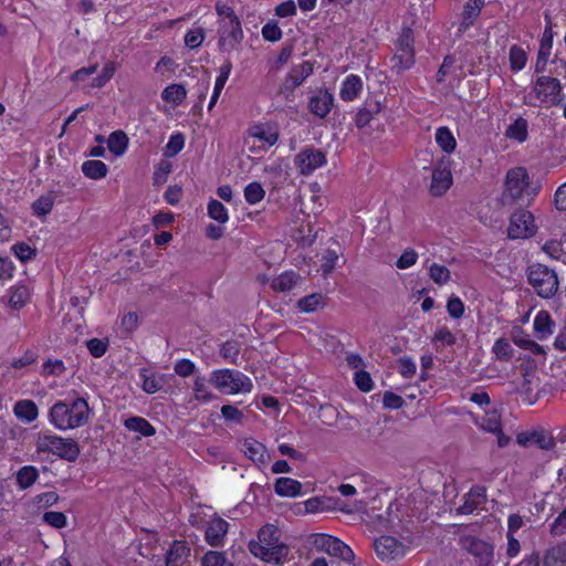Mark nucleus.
<instances>
[{"label": "nucleus", "mask_w": 566, "mask_h": 566, "mask_svg": "<svg viewBox=\"0 0 566 566\" xmlns=\"http://www.w3.org/2000/svg\"><path fill=\"white\" fill-rule=\"evenodd\" d=\"M313 63L304 61L301 64L294 65L287 75L296 82V85L301 86L303 82L313 74Z\"/></svg>", "instance_id": "nucleus-39"}, {"label": "nucleus", "mask_w": 566, "mask_h": 566, "mask_svg": "<svg viewBox=\"0 0 566 566\" xmlns=\"http://www.w3.org/2000/svg\"><path fill=\"white\" fill-rule=\"evenodd\" d=\"M448 314L452 318H460L464 313V304L458 296H451L447 303Z\"/></svg>", "instance_id": "nucleus-64"}, {"label": "nucleus", "mask_w": 566, "mask_h": 566, "mask_svg": "<svg viewBox=\"0 0 566 566\" xmlns=\"http://www.w3.org/2000/svg\"><path fill=\"white\" fill-rule=\"evenodd\" d=\"M250 552L258 558L266 563L282 565L286 560L290 548L283 543L275 544L271 547L262 545H249Z\"/></svg>", "instance_id": "nucleus-15"}, {"label": "nucleus", "mask_w": 566, "mask_h": 566, "mask_svg": "<svg viewBox=\"0 0 566 566\" xmlns=\"http://www.w3.org/2000/svg\"><path fill=\"white\" fill-rule=\"evenodd\" d=\"M530 439L533 444L538 446L542 450H552L555 447V440L551 434L543 431H534L530 433Z\"/></svg>", "instance_id": "nucleus-45"}, {"label": "nucleus", "mask_w": 566, "mask_h": 566, "mask_svg": "<svg viewBox=\"0 0 566 566\" xmlns=\"http://www.w3.org/2000/svg\"><path fill=\"white\" fill-rule=\"evenodd\" d=\"M218 33V46L220 51L233 50L243 40V30L239 19H222L220 21Z\"/></svg>", "instance_id": "nucleus-9"}, {"label": "nucleus", "mask_w": 566, "mask_h": 566, "mask_svg": "<svg viewBox=\"0 0 566 566\" xmlns=\"http://www.w3.org/2000/svg\"><path fill=\"white\" fill-rule=\"evenodd\" d=\"M124 427L142 437H153L156 433L155 427L145 418L132 416L124 420Z\"/></svg>", "instance_id": "nucleus-25"}, {"label": "nucleus", "mask_w": 566, "mask_h": 566, "mask_svg": "<svg viewBox=\"0 0 566 566\" xmlns=\"http://www.w3.org/2000/svg\"><path fill=\"white\" fill-rule=\"evenodd\" d=\"M530 185V178L526 168L515 167L506 172L505 191L503 193L504 203H513L523 196V192Z\"/></svg>", "instance_id": "nucleus-8"}, {"label": "nucleus", "mask_w": 566, "mask_h": 566, "mask_svg": "<svg viewBox=\"0 0 566 566\" xmlns=\"http://www.w3.org/2000/svg\"><path fill=\"white\" fill-rule=\"evenodd\" d=\"M545 566H566V543L549 548L544 556Z\"/></svg>", "instance_id": "nucleus-34"}, {"label": "nucleus", "mask_w": 566, "mask_h": 566, "mask_svg": "<svg viewBox=\"0 0 566 566\" xmlns=\"http://www.w3.org/2000/svg\"><path fill=\"white\" fill-rule=\"evenodd\" d=\"M355 385L364 392H369L374 387V381L369 373L359 370L355 374Z\"/></svg>", "instance_id": "nucleus-63"}, {"label": "nucleus", "mask_w": 566, "mask_h": 566, "mask_svg": "<svg viewBox=\"0 0 566 566\" xmlns=\"http://www.w3.org/2000/svg\"><path fill=\"white\" fill-rule=\"evenodd\" d=\"M57 198V193L55 191H48L46 193L40 196L32 203L33 214L39 218L46 217L53 209L54 202Z\"/></svg>", "instance_id": "nucleus-26"}, {"label": "nucleus", "mask_w": 566, "mask_h": 566, "mask_svg": "<svg viewBox=\"0 0 566 566\" xmlns=\"http://www.w3.org/2000/svg\"><path fill=\"white\" fill-rule=\"evenodd\" d=\"M187 96V91L181 84L168 85L161 93V98L167 103L179 105Z\"/></svg>", "instance_id": "nucleus-37"}, {"label": "nucleus", "mask_w": 566, "mask_h": 566, "mask_svg": "<svg viewBox=\"0 0 566 566\" xmlns=\"http://www.w3.org/2000/svg\"><path fill=\"white\" fill-rule=\"evenodd\" d=\"M14 255L23 263L32 260L36 255V250L24 242H18L12 245Z\"/></svg>", "instance_id": "nucleus-49"}, {"label": "nucleus", "mask_w": 566, "mask_h": 566, "mask_svg": "<svg viewBox=\"0 0 566 566\" xmlns=\"http://www.w3.org/2000/svg\"><path fill=\"white\" fill-rule=\"evenodd\" d=\"M513 348L505 338H499L493 345V353L499 359L509 360L512 357Z\"/></svg>", "instance_id": "nucleus-55"}, {"label": "nucleus", "mask_w": 566, "mask_h": 566, "mask_svg": "<svg viewBox=\"0 0 566 566\" xmlns=\"http://www.w3.org/2000/svg\"><path fill=\"white\" fill-rule=\"evenodd\" d=\"M205 40V30L202 28H196L189 30L185 35V44L189 49H197L201 45Z\"/></svg>", "instance_id": "nucleus-56"}, {"label": "nucleus", "mask_w": 566, "mask_h": 566, "mask_svg": "<svg viewBox=\"0 0 566 566\" xmlns=\"http://www.w3.org/2000/svg\"><path fill=\"white\" fill-rule=\"evenodd\" d=\"M240 354V344L237 340H227L221 345L220 348V355L224 359L230 360L231 363L235 364L237 358Z\"/></svg>", "instance_id": "nucleus-47"}, {"label": "nucleus", "mask_w": 566, "mask_h": 566, "mask_svg": "<svg viewBox=\"0 0 566 566\" xmlns=\"http://www.w3.org/2000/svg\"><path fill=\"white\" fill-rule=\"evenodd\" d=\"M302 483L292 478H279L274 483V491L279 496L296 497L302 492Z\"/></svg>", "instance_id": "nucleus-22"}, {"label": "nucleus", "mask_w": 566, "mask_h": 566, "mask_svg": "<svg viewBox=\"0 0 566 566\" xmlns=\"http://www.w3.org/2000/svg\"><path fill=\"white\" fill-rule=\"evenodd\" d=\"M323 305V295L318 293L304 296L297 301V308L304 313L315 312L318 307Z\"/></svg>", "instance_id": "nucleus-40"}, {"label": "nucleus", "mask_w": 566, "mask_h": 566, "mask_svg": "<svg viewBox=\"0 0 566 566\" xmlns=\"http://www.w3.org/2000/svg\"><path fill=\"white\" fill-rule=\"evenodd\" d=\"M398 370L400 373V375L405 378H411L415 376L416 374V364L415 361L408 357V356H403V357H400L398 359Z\"/></svg>", "instance_id": "nucleus-62"}, {"label": "nucleus", "mask_w": 566, "mask_h": 566, "mask_svg": "<svg viewBox=\"0 0 566 566\" xmlns=\"http://www.w3.org/2000/svg\"><path fill=\"white\" fill-rule=\"evenodd\" d=\"M115 73V63L107 62L96 77L93 78L92 86L93 87H103L114 75Z\"/></svg>", "instance_id": "nucleus-52"}, {"label": "nucleus", "mask_w": 566, "mask_h": 566, "mask_svg": "<svg viewBox=\"0 0 566 566\" xmlns=\"http://www.w3.org/2000/svg\"><path fill=\"white\" fill-rule=\"evenodd\" d=\"M231 70H232V63L229 60H227L219 69V75L216 78L213 91H217L220 93L222 92V90L229 78V75L231 73Z\"/></svg>", "instance_id": "nucleus-58"}, {"label": "nucleus", "mask_w": 566, "mask_h": 566, "mask_svg": "<svg viewBox=\"0 0 566 566\" xmlns=\"http://www.w3.org/2000/svg\"><path fill=\"white\" fill-rule=\"evenodd\" d=\"M452 186L450 159L442 157L434 166L431 174L430 193L433 197L443 196Z\"/></svg>", "instance_id": "nucleus-10"}, {"label": "nucleus", "mask_w": 566, "mask_h": 566, "mask_svg": "<svg viewBox=\"0 0 566 566\" xmlns=\"http://www.w3.org/2000/svg\"><path fill=\"white\" fill-rule=\"evenodd\" d=\"M221 415L227 421L235 423H241L244 418L243 412L232 405H223Z\"/></svg>", "instance_id": "nucleus-60"}, {"label": "nucleus", "mask_w": 566, "mask_h": 566, "mask_svg": "<svg viewBox=\"0 0 566 566\" xmlns=\"http://www.w3.org/2000/svg\"><path fill=\"white\" fill-rule=\"evenodd\" d=\"M526 275L530 285L539 297L552 298L558 292V276L547 265L533 263L527 268Z\"/></svg>", "instance_id": "nucleus-4"}, {"label": "nucleus", "mask_w": 566, "mask_h": 566, "mask_svg": "<svg viewBox=\"0 0 566 566\" xmlns=\"http://www.w3.org/2000/svg\"><path fill=\"white\" fill-rule=\"evenodd\" d=\"M534 329L538 339H545L553 334L554 322L546 311H539L534 318Z\"/></svg>", "instance_id": "nucleus-27"}, {"label": "nucleus", "mask_w": 566, "mask_h": 566, "mask_svg": "<svg viewBox=\"0 0 566 566\" xmlns=\"http://www.w3.org/2000/svg\"><path fill=\"white\" fill-rule=\"evenodd\" d=\"M485 0H469L462 12V20L459 25V32H465L476 20L484 7Z\"/></svg>", "instance_id": "nucleus-18"}, {"label": "nucleus", "mask_w": 566, "mask_h": 566, "mask_svg": "<svg viewBox=\"0 0 566 566\" xmlns=\"http://www.w3.org/2000/svg\"><path fill=\"white\" fill-rule=\"evenodd\" d=\"M91 409L83 397L56 401L49 411L50 422L59 430L83 427L88 422Z\"/></svg>", "instance_id": "nucleus-1"}, {"label": "nucleus", "mask_w": 566, "mask_h": 566, "mask_svg": "<svg viewBox=\"0 0 566 566\" xmlns=\"http://www.w3.org/2000/svg\"><path fill=\"white\" fill-rule=\"evenodd\" d=\"M186 546L176 543L167 553L166 566H180L181 559L186 553Z\"/></svg>", "instance_id": "nucleus-51"}, {"label": "nucleus", "mask_w": 566, "mask_h": 566, "mask_svg": "<svg viewBox=\"0 0 566 566\" xmlns=\"http://www.w3.org/2000/svg\"><path fill=\"white\" fill-rule=\"evenodd\" d=\"M264 196L265 191L262 185L258 181L250 182L244 188V198L247 202H249L250 205L259 203L260 201L263 200Z\"/></svg>", "instance_id": "nucleus-44"}, {"label": "nucleus", "mask_w": 566, "mask_h": 566, "mask_svg": "<svg viewBox=\"0 0 566 566\" xmlns=\"http://www.w3.org/2000/svg\"><path fill=\"white\" fill-rule=\"evenodd\" d=\"M300 280L301 275L298 273L286 271L272 281L271 287L275 291L287 292L291 291Z\"/></svg>", "instance_id": "nucleus-29"}, {"label": "nucleus", "mask_w": 566, "mask_h": 566, "mask_svg": "<svg viewBox=\"0 0 566 566\" xmlns=\"http://www.w3.org/2000/svg\"><path fill=\"white\" fill-rule=\"evenodd\" d=\"M258 542L251 541L249 545H262L271 547L280 543V534L277 527L272 524H266L259 530Z\"/></svg>", "instance_id": "nucleus-28"}, {"label": "nucleus", "mask_w": 566, "mask_h": 566, "mask_svg": "<svg viewBox=\"0 0 566 566\" xmlns=\"http://www.w3.org/2000/svg\"><path fill=\"white\" fill-rule=\"evenodd\" d=\"M295 166L301 175H311L326 164V155L321 149L306 147L295 156Z\"/></svg>", "instance_id": "nucleus-12"}, {"label": "nucleus", "mask_w": 566, "mask_h": 566, "mask_svg": "<svg viewBox=\"0 0 566 566\" xmlns=\"http://www.w3.org/2000/svg\"><path fill=\"white\" fill-rule=\"evenodd\" d=\"M545 22L546 27L543 33V36L539 42V49L538 52L551 54L552 48H553V23L549 14L545 13Z\"/></svg>", "instance_id": "nucleus-42"}, {"label": "nucleus", "mask_w": 566, "mask_h": 566, "mask_svg": "<svg viewBox=\"0 0 566 566\" xmlns=\"http://www.w3.org/2000/svg\"><path fill=\"white\" fill-rule=\"evenodd\" d=\"M86 346H87L90 354L93 357L99 358L106 353L108 343H107V340H104V339L92 338V339L87 340Z\"/></svg>", "instance_id": "nucleus-59"}, {"label": "nucleus", "mask_w": 566, "mask_h": 566, "mask_svg": "<svg viewBox=\"0 0 566 566\" xmlns=\"http://www.w3.org/2000/svg\"><path fill=\"white\" fill-rule=\"evenodd\" d=\"M243 452L256 464H265L268 462L266 447L255 439L249 438L243 441Z\"/></svg>", "instance_id": "nucleus-19"}, {"label": "nucleus", "mask_w": 566, "mask_h": 566, "mask_svg": "<svg viewBox=\"0 0 566 566\" xmlns=\"http://www.w3.org/2000/svg\"><path fill=\"white\" fill-rule=\"evenodd\" d=\"M108 149L116 156H120L125 153L128 146V137L122 130L113 132L107 140Z\"/></svg>", "instance_id": "nucleus-36"}, {"label": "nucleus", "mask_w": 566, "mask_h": 566, "mask_svg": "<svg viewBox=\"0 0 566 566\" xmlns=\"http://www.w3.org/2000/svg\"><path fill=\"white\" fill-rule=\"evenodd\" d=\"M417 260L418 253L413 249H407L397 260L396 266L400 270H405L416 264Z\"/></svg>", "instance_id": "nucleus-61"}, {"label": "nucleus", "mask_w": 566, "mask_h": 566, "mask_svg": "<svg viewBox=\"0 0 566 566\" xmlns=\"http://www.w3.org/2000/svg\"><path fill=\"white\" fill-rule=\"evenodd\" d=\"M206 381L203 376H197L193 381V396L198 401L209 402L217 398L213 392L207 389Z\"/></svg>", "instance_id": "nucleus-41"}, {"label": "nucleus", "mask_w": 566, "mask_h": 566, "mask_svg": "<svg viewBox=\"0 0 566 566\" xmlns=\"http://www.w3.org/2000/svg\"><path fill=\"white\" fill-rule=\"evenodd\" d=\"M464 547L473 556L475 566H491L493 560V546L485 541L467 537Z\"/></svg>", "instance_id": "nucleus-14"}, {"label": "nucleus", "mask_w": 566, "mask_h": 566, "mask_svg": "<svg viewBox=\"0 0 566 566\" xmlns=\"http://www.w3.org/2000/svg\"><path fill=\"white\" fill-rule=\"evenodd\" d=\"M505 136L510 139L524 143L528 137V124L523 117L516 118L505 130Z\"/></svg>", "instance_id": "nucleus-30"}, {"label": "nucleus", "mask_w": 566, "mask_h": 566, "mask_svg": "<svg viewBox=\"0 0 566 566\" xmlns=\"http://www.w3.org/2000/svg\"><path fill=\"white\" fill-rule=\"evenodd\" d=\"M537 380V377L527 370L523 374L521 390L526 396V399L530 401V403H534L537 400V395L533 396L532 388V385Z\"/></svg>", "instance_id": "nucleus-50"}, {"label": "nucleus", "mask_w": 566, "mask_h": 566, "mask_svg": "<svg viewBox=\"0 0 566 566\" xmlns=\"http://www.w3.org/2000/svg\"><path fill=\"white\" fill-rule=\"evenodd\" d=\"M82 172L90 179H102L108 172L107 165L102 160H86L82 164Z\"/></svg>", "instance_id": "nucleus-31"}, {"label": "nucleus", "mask_w": 566, "mask_h": 566, "mask_svg": "<svg viewBox=\"0 0 566 566\" xmlns=\"http://www.w3.org/2000/svg\"><path fill=\"white\" fill-rule=\"evenodd\" d=\"M139 377L143 381V390L147 394H155L159 391L166 382L165 375L151 371L147 368H142L139 370Z\"/></svg>", "instance_id": "nucleus-20"}, {"label": "nucleus", "mask_w": 566, "mask_h": 566, "mask_svg": "<svg viewBox=\"0 0 566 566\" xmlns=\"http://www.w3.org/2000/svg\"><path fill=\"white\" fill-rule=\"evenodd\" d=\"M413 31L411 28H403L396 41V52L391 61L392 70L400 74L415 65Z\"/></svg>", "instance_id": "nucleus-5"}, {"label": "nucleus", "mask_w": 566, "mask_h": 566, "mask_svg": "<svg viewBox=\"0 0 566 566\" xmlns=\"http://www.w3.org/2000/svg\"><path fill=\"white\" fill-rule=\"evenodd\" d=\"M363 90V81L358 75H348L340 87L339 96L345 102L354 101Z\"/></svg>", "instance_id": "nucleus-23"}, {"label": "nucleus", "mask_w": 566, "mask_h": 566, "mask_svg": "<svg viewBox=\"0 0 566 566\" xmlns=\"http://www.w3.org/2000/svg\"><path fill=\"white\" fill-rule=\"evenodd\" d=\"M208 216L218 221L219 223H226L229 220L228 211L223 203L217 199H211L208 202Z\"/></svg>", "instance_id": "nucleus-43"}, {"label": "nucleus", "mask_w": 566, "mask_h": 566, "mask_svg": "<svg viewBox=\"0 0 566 566\" xmlns=\"http://www.w3.org/2000/svg\"><path fill=\"white\" fill-rule=\"evenodd\" d=\"M229 523L221 517L212 520L206 530V541L210 546L219 547L228 532Z\"/></svg>", "instance_id": "nucleus-17"}, {"label": "nucleus", "mask_w": 566, "mask_h": 566, "mask_svg": "<svg viewBox=\"0 0 566 566\" xmlns=\"http://www.w3.org/2000/svg\"><path fill=\"white\" fill-rule=\"evenodd\" d=\"M11 295L9 298V304L13 308L23 307L30 300V290L24 284H19L11 287Z\"/></svg>", "instance_id": "nucleus-35"}, {"label": "nucleus", "mask_w": 566, "mask_h": 566, "mask_svg": "<svg viewBox=\"0 0 566 566\" xmlns=\"http://www.w3.org/2000/svg\"><path fill=\"white\" fill-rule=\"evenodd\" d=\"M381 104L379 101L369 98L365 102V105L357 112L355 124L358 128H365L369 125L370 120L375 115L380 113Z\"/></svg>", "instance_id": "nucleus-21"}, {"label": "nucleus", "mask_w": 566, "mask_h": 566, "mask_svg": "<svg viewBox=\"0 0 566 566\" xmlns=\"http://www.w3.org/2000/svg\"><path fill=\"white\" fill-rule=\"evenodd\" d=\"M312 545L319 552L338 557L344 562H353L355 554L353 549L339 538L328 534H312Z\"/></svg>", "instance_id": "nucleus-6"}, {"label": "nucleus", "mask_w": 566, "mask_h": 566, "mask_svg": "<svg viewBox=\"0 0 566 566\" xmlns=\"http://www.w3.org/2000/svg\"><path fill=\"white\" fill-rule=\"evenodd\" d=\"M436 142L439 147L447 154H451L457 147V140L453 134L446 126L439 127L436 130Z\"/></svg>", "instance_id": "nucleus-32"}, {"label": "nucleus", "mask_w": 566, "mask_h": 566, "mask_svg": "<svg viewBox=\"0 0 566 566\" xmlns=\"http://www.w3.org/2000/svg\"><path fill=\"white\" fill-rule=\"evenodd\" d=\"M15 417L27 423L34 421L39 416L36 403L30 399H23L15 402L13 407Z\"/></svg>", "instance_id": "nucleus-24"}, {"label": "nucleus", "mask_w": 566, "mask_h": 566, "mask_svg": "<svg viewBox=\"0 0 566 566\" xmlns=\"http://www.w3.org/2000/svg\"><path fill=\"white\" fill-rule=\"evenodd\" d=\"M38 453H52L62 460L75 462L81 453L78 443L72 438L40 433L35 441Z\"/></svg>", "instance_id": "nucleus-2"}, {"label": "nucleus", "mask_w": 566, "mask_h": 566, "mask_svg": "<svg viewBox=\"0 0 566 566\" xmlns=\"http://www.w3.org/2000/svg\"><path fill=\"white\" fill-rule=\"evenodd\" d=\"M534 217L530 211L518 209L512 213L509 227L510 238H526L534 233Z\"/></svg>", "instance_id": "nucleus-13"}, {"label": "nucleus", "mask_w": 566, "mask_h": 566, "mask_svg": "<svg viewBox=\"0 0 566 566\" xmlns=\"http://www.w3.org/2000/svg\"><path fill=\"white\" fill-rule=\"evenodd\" d=\"M374 548L377 557L387 563L398 560L406 554V546L397 538L388 535L376 538L374 541Z\"/></svg>", "instance_id": "nucleus-11"}, {"label": "nucleus", "mask_w": 566, "mask_h": 566, "mask_svg": "<svg viewBox=\"0 0 566 566\" xmlns=\"http://www.w3.org/2000/svg\"><path fill=\"white\" fill-rule=\"evenodd\" d=\"M208 381L220 392L226 395H235L239 392H251L253 388L252 380L242 371L237 369H216L212 370Z\"/></svg>", "instance_id": "nucleus-3"}, {"label": "nucleus", "mask_w": 566, "mask_h": 566, "mask_svg": "<svg viewBox=\"0 0 566 566\" xmlns=\"http://www.w3.org/2000/svg\"><path fill=\"white\" fill-rule=\"evenodd\" d=\"M39 478V471L33 465H24L17 472V485L25 490L34 484Z\"/></svg>", "instance_id": "nucleus-33"}, {"label": "nucleus", "mask_w": 566, "mask_h": 566, "mask_svg": "<svg viewBox=\"0 0 566 566\" xmlns=\"http://www.w3.org/2000/svg\"><path fill=\"white\" fill-rule=\"evenodd\" d=\"M429 275L434 283L442 285L450 280L451 273L447 266L433 263L429 269Z\"/></svg>", "instance_id": "nucleus-46"}, {"label": "nucleus", "mask_w": 566, "mask_h": 566, "mask_svg": "<svg viewBox=\"0 0 566 566\" xmlns=\"http://www.w3.org/2000/svg\"><path fill=\"white\" fill-rule=\"evenodd\" d=\"M509 61L511 70L513 72H518L525 67L527 54L524 49L514 44L510 48Z\"/></svg>", "instance_id": "nucleus-38"}, {"label": "nucleus", "mask_w": 566, "mask_h": 566, "mask_svg": "<svg viewBox=\"0 0 566 566\" xmlns=\"http://www.w3.org/2000/svg\"><path fill=\"white\" fill-rule=\"evenodd\" d=\"M334 105V96L327 90H317L308 99V111L318 118H325Z\"/></svg>", "instance_id": "nucleus-16"}, {"label": "nucleus", "mask_w": 566, "mask_h": 566, "mask_svg": "<svg viewBox=\"0 0 566 566\" xmlns=\"http://www.w3.org/2000/svg\"><path fill=\"white\" fill-rule=\"evenodd\" d=\"M202 566H231L221 552L210 551L202 557Z\"/></svg>", "instance_id": "nucleus-54"}, {"label": "nucleus", "mask_w": 566, "mask_h": 566, "mask_svg": "<svg viewBox=\"0 0 566 566\" xmlns=\"http://www.w3.org/2000/svg\"><path fill=\"white\" fill-rule=\"evenodd\" d=\"M282 30L276 21H270L262 28V36L270 42H277L282 39Z\"/></svg>", "instance_id": "nucleus-53"}, {"label": "nucleus", "mask_w": 566, "mask_h": 566, "mask_svg": "<svg viewBox=\"0 0 566 566\" xmlns=\"http://www.w3.org/2000/svg\"><path fill=\"white\" fill-rule=\"evenodd\" d=\"M533 93L541 103L549 105H559L565 97L559 80L545 75L535 80Z\"/></svg>", "instance_id": "nucleus-7"}, {"label": "nucleus", "mask_w": 566, "mask_h": 566, "mask_svg": "<svg viewBox=\"0 0 566 566\" xmlns=\"http://www.w3.org/2000/svg\"><path fill=\"white\" fill-rule=\"evenodd\" d=\"M481 428L491 433L501 432L502 422L497 411L488 412L486 417L482 420Z\"/></svg>", "instance_id": "nucleus-48"}, {"label": "nucleus", "mask_w": 566, "mask_h": 566, "mask_svg": "<svg viewBox=\"0 0 566 566\" xmlns=\"http://www.w3.org/2000/svg\"><path fill=\"white\" fill-rule=\"evenodd\" d=\"M43 521L55 528H62L66 526L67 518L64 513L56 511H49L43 514Z\"/></svg>", "instance_id": "nucleus-57"}]
</instances>
